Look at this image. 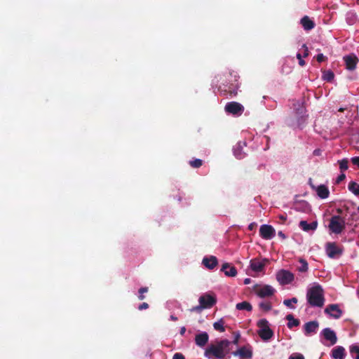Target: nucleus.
Returning a JSON list of instances; mask_svg holds the SVG:
<instances>
[{
  "mask_svg": "<svg viewBox=\"0 0 359 359\" xmlns=\"http://www.w3.org/2000/svg\"><path fill=\"white\" fill-rule=\"evenodd\" d=\"M344 228V222L339 216H334L331 218L329 229L334 233H340Z\"/></svg>",
  "mask_w": 359,
  "mask_h": 359,
  "instance_id": "5",
  "label": "nucleus"
},
{
  "mask_svg": "<svg viewBox=\"0 0 359 359\" xmlns=\"http://www.w3.org/2000/svg\"><path fill=\"white\" fill-rule=\"evenodd\" d=\"M332 357L334 359H344L345 349L342 346H337L332 351Z\"/></svg>",
  "mask_w": 359,
  "mask_h": 359,
  "instance_id": "23",
  "label": "nucleus"
},
{
  "mask_svg": "<svg viewBox=\"0 0 359 359\" xmlns=\"http://www.w3.org/2000/svg\"><path fill=\"white\" fill-rule=\"evenodd\" d=\"M297 303V299L293 297L292 299H285L283 301L284 305L290 309H294V304Z\"/></svg>",
  "mask_w": 359,
  "mask_h": 359,
  "instance_id": "33",
  "label": "nucleus"
},
{
  "mask_svg": "<svg viewBox=\"0 0 359 359\" xmlns=\"http://www.w3.org/2000/svg\"><path fill=\"white\" fill-rule=\"evenodd\" d=\"M245 146V142H239L233 147V154L236 158L242 159L245 157V153L243 151V149Z\"/></svg>",
  "mask_w": 359,
  "mask_h": 359,
  "instance_id": "20",
  "label": "nucleus"
},
{
  "mask_svg": "<svg viewBox=\"0 0 359 359\" xmlns=\"http://www.w3.org/2000/svg\"><path fill=\"white\" fill-rule=\"evenodd\" d=\"M323 79L327 81H332L334 79V74L331 71L324 72L323 74Z\"/></svg>",
  "mask_w": 359,
  "mask_h": 359,
  "instance_id": "35",
  "label": "nucleus"
},
{
  "mask_svg": "<svg viewBox=\"0 0 359 359\" xmlns=\"http://www.w3.org/2000/svg\"><path fill=\"white\" fill-rule=\"evenodd\" d=\"M209 335L206 332H201L195 336V344L199 347H204L208 342Z\"/></svg>",
  "mask_w": 359,
  "mask_h": 359,
  "instance_id": "12",
  "label": "nucleus"
},
{
  "mask_svg": "<svg viewBox=\"0 0 359 359\" xmlns=\"http://www.w3.org/2000/svg\"><path fill=\"white\" fill-rule=\"evenodd\" d=\"M259 330L257 334L259 337L264 341L269 340V324L266 319L263 318L257 323Z\"/></svg>",
  "mask_w": 359,
  "mask_h": 359,
  "instance_id": "3",
  "label": "nucleus"
},
{
  "mask_svg": "<svg viewBox=\"0 0 359 359\" xmlns=\"http://www.w3.org/2000/svg\"><path fill=\"white\" fill-rule=\"evenodd\" d=\"M346 177V175L344 173H341V175H339L338 176V177L337 178V183H339L340 182H341L342 180H344Z\"/></svg>",
  "mask_w": 359,
  "mask_h": 359,
  "instance_id": "48",
  "label": "nucleus"
},
{
  "mask_svg": "<svg viewBox=\"0 0 359 359\" xmlns=\"http://www.w3.org/2000/svg\"><path fill=\"white\" fill-rule=\"evenodd\" d=\"M232 334L233 336V339L231 342V344L238 345L239 342V339L241 338V334L239 331L237 332H233Z\"/></svg>",
  "mask_w": 359,
  "mask_h": 359,
  "instance_id": "37",
  "label": "nucleus"
},
{
  "mask_svg": "<svg viewBox=\"0 0 359 359\" xmlns=\"http://www.w3.org/2000/svg\"><path fill=\"white\" fill-rule=\"evenodd\" d=\"M317 222H313L311 224L307 223L306 221H301L299 223L300 227L305 231H309L310 230H315L317 228Z\"/></svg>",
  "mask_w": 359,
  "mask_h": 359,
  "instance_id": "25",
  "label": "nucleus"
},
{
  "mask_svg": "<svg viewBox=\"0 0 359 359\" xmlns=\"http://www.w3.org/2000/svg\"><path fill=\"white\" fill-rule=\"evenodd\" d=\"M236 309L238 310H246L248 311H250L252 309V305L248 302H242L238 303L236 306Z\"/></svg>",
  "mask_w": 359,
  "mask_h": 359,
  "instance_id": "26",
  "label": "nucleus"
},
{
  "mask_svg": "<svg viewBox=\"0 0 359 359\" xmlns=\"http://www.w3.org/2000/svg\"><path fill=\"white\" fill-rule=\"evenodd\" d=\"M322 334L325 339L330 341V345H334L337 343V338L335 332L330 328H325L323 330Z\"/></svg>",
  "mask_w": 359,
  "mask_h": 359,
  "instance_id": "18",
  "label": "nucleus"
},
{
  "mask_svg": "<svg viewBox=\"0 0 359 359\" xmlns=\"http://www.w3.org/2000/svg\"><path fill=\"white\" fill-rule=\"evenodd\" d=\"M327 255L333 258L337 255H341V250L334 243H329L326 245Z\"/></svg>",
  "mask_w": 359,
  "mask_h": 359,
  "instance_id": "15",
  "label": "nucleus"
},
{
  "mask_svg": "<svg viewBox=\"0 0 359 359\" xmlns=\"http://www.w3.org/2000/svg\"><path fill=\"white\" fill-rule=\"evenodd\" d=\"M297 57L299 60V64L300 66H304L305 65V62L304 60L302 59V55L300 52L297 53Z\"/></svg>",
  "mask_w": 359,
  "mask_h": 359,
  "instance_id": "40",
  "label": "nucleus"
},
{
  "mask_svg": "<svg viewBox=\"0 0 359 359\" xmlns=\"http://www.w3.org/2000/svg\"><path fill=\"white\" fill-rule=\"evenodd\" d=\"M325 313L332 318H339L342 314V311L337 304H330L326 307Z\"/></svg>",
  "mask_w": 359,
  "mask_h": 359,
  "instance_id": "9",
  "label": "nucleus"
},
{
  "mask_svg": "<svg viewBox=\"0 0 359 359\" xmlns=\"http://www.w3.org/2000/svg\"><path fill=\"white\" fill-rule=\"evenodd\" d=\"M300 23L305 30H311L314 27V22L308 16H304L301 19Z\"/></svg>",
  "mask_w": 359,
  "mask_h": 359,
  "instance_id": "24",
  "label": "nucleus"
},
{
  "mask_svg": "<svg viewBox=\"0 0 359 359\" xmlns=\"http://www.w3.org/2000/svg\"><path fill=\"white\" fill-rule=\"evenodd\" d=\"M259 306L262 311L265 312L269 311V302H260L259 304Z\"/></svg>",
  "mask_w": 359,
  "mask_h": 359,
  "instance_id": "39",
  "label": "nucleus"
},
{
  "mask_svg": "<svg viewBox=\"0 0 359 359\" xmlns=\"http://www.w3.org/2000/svg\"><path fill=\"white\" fill-rule=\"evenodd\" d=\"M149 308V304L146 302H143L138 306V309L142 311L143 309H147Z\"/></svg>",
  "mask_w": 359,
  "mask_h": 359,
  "instance_id": "46",
  "label": "nucleus"
},
{
  "mask_svg": "<svg viewBox=\"0 0 359 359\" xmlns=\"http://www.w3.org/2000/svg\"><path fill=\"white\" fill-rule=\"evenodd\" d=\"M349 349L353 358L359 359V345L353 344L350 346Z\"/></svg>",
  "mask_w": 359,
  "mask_h": 359,
  "instance_id": "29",
  "label": "nucleus"
},
{
  "mask_svg": "<svg viewBox=\"0 0 359 359\" xmlns=\"http://www.w3.org/2000/svg\"><path fill=\"white\" fill-rule=\"evenodd\" d=\"M172 359H185V358L182 353H176L174 354Z\"/></svg>",
  "mask_w": 359,
  "mask_h": 359,
  "instance_id": "45",
  "label": "nucleus"
},
{
  "mask_svg": "<svg viewBox=\"0 0 359 359\" xmlns=\"http://www.w3.org/2000/svg\"><path fill=\"white\" fill-rule=\"evenodd\" d=\"M213 327L217 331L224 332L225 331L224 320L221 318L218 321L215 322L213 323Z\"/></svg>",
  "mask_w": 359,
  "mask_h": 359,
  "instance_id": "28",
  "label": "nucleus"
},
{
  "mask_svg": "<svg viewBox=\"0 0 359 359\" xmlns=\"http://www.w3.org/2000/svg\"><path fill=\"white\" fill-rule=\"evenodd\" d=\"M256 226H257V224H256V223H255V222H252V223H251V224H249V226H248V229H249L250 231H252L253 229H255V227H256Z\"/></svg>",
  "mask_w": 359,
  "mask_h": 359,
  "instance_id": "49",
  "label": "nucleus"
},
{
  "mask_svg": "<svg viewBox=\"0 0 359 359\" xmlns=\"http://www.w3.org/2000/svg\"><path fill=\"white\" fill-rule=\"evenodd\" d=\"M348 161L347 158H344V159L338 161L339 169L341 170V171H345L348 168Z\"/></svg>",
  "mask_w": 359,
  "mask_h": 359,
  "instance_id": "34",
  "label": "nucleus"
},
{
  "mask_svg": "<svg viewBox=\"0 0 359 359\" xmlns=\"http://www.w3.org/2000/svg\"><path fill=\"white\" fill-rule=\"evenodd\" d=\"M358 211H359V207L358 208Z\"/></svg>",
  "mask_w": 359,
  "mask_h": 359,
  "instance_id": "58",
  "label": "nucleus"
},
{
  "mask_svg": "<svg viewBox=\"0 0 359 359\" xmlns=\"http://www.w3.org/2000/svg\"><path fill=\"white\" fill-rule=\"evenodd\" d=\"M224 86H219V90L221 93L224 94V95H229L231 97H235L237 95V90H238V86L231 84V86H227L226 85H223Z\"/></svg>",
  "mask_w": 359,
  "mask_h": 359,
  "instance_id": "11",
  "label": "nucleus"
},
{
  "mask_svg": "<svg viewBox=\"0 0 359 359\" xmlns=\"http://www.w3.org/2000/svg\"><path fill=\"white\" fill-rule=\"evenodd\" d=\"M286 318L288 320L287 326L290 328L297 327L299 325V320L295 319L292 315H287Z\"/></svg>",
  "mask_w": 359,
  "mask_h": 359,
  "instance_id": "30",
  "label": "nucleus"
},
{
  "mask_svg": "<svg viewBox=\"0 0 359 359\" xmlns=\"http://www.w3.org/2000/svg\"><path fill=\"white\" fill-rule=\"evenodd\" d=\"M348 189L355 196H359V184L355 182H351L348 184Z\"/></svg>",
  "mask_w": 359,
  "mask_h": 359,
  "instance_id": "31",
  "label": "nucleus"
},
{
  "mask_svg": "<svg viewBox=\"0 0 359 359\" xmlns=\"http://www.w3.org/2000/svg\"><path fill=\"white\" fill-rule=\"evenodd\" d=\"M198 302L204 309H210L216 304L217 299L212 295L205 294L199 297Z\"/></svg>",
  "mask_w": 359,
  "mask_h": 359,
  "instance_id": "7",
  "label": "nucleus"
},
{
  "mask_svg": "<svg viewBox=\"0 0 359 359\" xmlns=\"http://www.w3.org/2000/svg\"><path fill=\"white\" fill-rule=\"evenodd\" d=\"M318 327V323L317 321H311L306 323L304 325L305 334L309 335L313 333H316Z\"/></svg>",
  "mask_w": 359,
  "mask_h": 359,
  "instance_id": "22",
  "label": "nucleus"
},
{
  "mask_svg": "<svg viewBox=\"0 0 359 359\" xmlns=\"http://www.w3.org/2000/svg\"><path fill=\"white\" fill-rule=\"evenodd\" d=\"M231 342L228 339L215 341L205 349L204 356L208 359H227L230 358Z\"/></svg>",
  "mask_w": 359,
  "mask_h": 359,
  "instance_id": "1",
  "label": "nucleus"
},
{
  "mask_svg": "<svg viewBox=\"0 0 359 359\" xmlns=\"http://www.w3.org/2000/svg\"><path fill=\"white\" fill-rule=\"evenodd\" d=\"M352 163L359 168V156L352 157L351 158Z\"/></svg>",
  "mask_w": 359,
  "mask_h": 359,
  "instance_id": "43",
  "label": "nucleus"
},
{
  "mask_svg": "<svg viewBox=\"0 0 359 359\" xmlns=\"http://www.w3.org/2000/svg\"><path fill=\"white\" fill-rule=\"evenodd\" d=\"M303 205L305 206V208L309 209V205L306 203H304Z\"/></svg>",
  "mask_w": 359,
  "mask_h": 359,
  "instance_id": "54",
  "label": "nucleus"
},
{
  "mask_svg": "<svg viewBox=\"0 0 359 359\" xmlns=\"http://www.w3.org/2000/svg\"><path fill=\"white\" fill-rule=\"evenodd\" d=\"M279 236L284 238V234L282 232H279Z\"/></svg>",
  "mask_w": 359,
  "mask_h": 359,
  "instance_id": "55",
  "label": "nucleus"
},
{
  "mask_svg": "<svg viewBox=\"0 0 359 359\" xmlns=\"http://www.w3.org/2000/svg\"><path fill=\"white\" fill-rule=\"evenodd\" d=\"M266 262H268V259H264L260 260L259 259H254L250 261V267L252 271L255 272H260L263 270Z\"/></svg>",
  "mask_w": 359,
  "mask_h": 359,
  "instance_id": "16",
  "label": "nucleus"
},
{
  "mask_svg": "<svg viewBox=\"0 0 359 359\" xmlns=\"http://www.w3.org/2000/svg\"><path fill=\"white\" fill-rule=\"evenodd\" d=\"M170 320H172V321H177V317H176L174 315H171L170 316Z\"/></svg>",
  "mask_w": 359,
  "mask_h": 359,
  "instance_id": "52",
  "label": "nucleus"
},
{
  "mask_svg": "<svg viewBox=\"0 0 359 359\" xmlns=\"http://www.w3.org/2000/svg\"><path fill=\"white\" fill-rule=\"evenodd\" d=\"M147 292H148L147 287H143L140 288L138 290V292H139L138 299L140 300H143L145 298L144 293H146Z\"/></svg>",
  "mask_w": 359,
  "mask_h": 359,
  "instance_id": "38",
  "label": "nucleus"
},
{
  "mask_svg": "<svg viewBox=\"0 0 359 359\" xmlns=\"http://www.w3.org/2000/svg\"><path fill=\"white\" fill-rule=\"evenodd\" d=\"M189 165L194 168H198L203 165V161L201 159H194L189 161Z\"/></svg>",
  "mask_w": 359,
  "mask_h": 359,
  "instance_id": "36",
  "label": "nucleus"
},
{
  "mask_svg": "<svg viewBox=\"0 0 359 359\" xmlns=\"http://www.w3.org/2000/svg\"><path fill=\"white\" fill-rule=\"evenodd\" d=\"M306 299L312 306L322 307L324 305L325 298L323 290L320 285L314 284L307 290Z\"/></svg>",
  "mask_w": 359,
  "mask_h": 359,
  "instance_id": "2",
  "label": "nucleus"
},
{
  "mask_svg": "<svg viewBox=\"0 0 359 359\" xmlns=\"http://www.w3.org/2000/svg\"><path fill=\"white\" fill-rule=\"evenodd\" d=\"M312 188L315 190L319 198L325 199L329 197L330 191L326 185L320 184L318 186H312Z\"/></svg>",
  "mask_w": 359,
  "mask_h": 359,
  "instance_id": "14",
  "label": "nucleus"
},
{
  "mask_svg": "<svg viewBox=\"0 0 359 359\" xmlns=\"http://www.w3.org/2000/svg\"><path fill=\"white\" fill-rule=\"evenodd\" d=\"M266 145H268L269 142V137H266Z\"/></svg>",
  "mask_w": 359,
  "mask_h": 359,
  "instance_id": "57",
  "label": "nucleus"
},
{
  "mask_svg": "<svg viewBox=\"0 0 359 359\" xmlns=\"http://www.w3.org/2000/svg\"><path fill=\"white\" fill-rule=\"evenodd\" d=\"M302 50H303V52H302L303 57H307L309 55V49L305 44L302 45Z\"/></svg>",
  "mask_w": 359,
  "mask_h": 359,
  "instance_id": "44",
  "label": "nucleus"
},
{
  "mask_svg": "<svg viewBox=\"0 0 359 359\" xmlns=\"http://www.w3.org/2000/svg\"><path fill=\"white\" fill-rule=\"evenodd\" d=\"M325 57L323 55V54L320 53L317 55L316 59L319 62H321L325 60Z\"/></svg>",
  "mask_w": 359,
  "mask_h": 359,
  "instance_id": "47",
  "label": "nucleus"
},
{
  "mask_svg": "<svg viewBox=\"0 0 359 359\" xmlns=\"http://www.w3.org/2000/svg\"><path fill=\"white\" fill-rule=\"evenodd\" d=\"M294 116L298 119H303L305 114V107L303 103L297 101L294 104Z\"/></svg>",
  "mask_w": 359,
  "mask_h": 359,
  "instance_id": "21",
  "label": "nucleus"
},
{
  "mask_svg": "<svg viewBox=\"0 0 359 359\" xmlns=\"http://www.w3.org/2000/svg\"><path fill=\"white\" fill-rule=\"evenodd\" d=\"M314 154H316V155H318L319 154V151L315 150L314 151Z\"/></svg>",
  "mask_w": 359,
  "mask_h": 359,
  "instance_id": "56",
  "label": "nucleus"
},
{
  "mask_svg": "<svg viewBox=\"0 0 359 359\" xmlns=\"http://www.w3.org/2000/svg\"><path fill=\"white\" fill-rule=\"evenodd\" d=\"M225 111L233 115H241L244 111V107L237 102H229L225 105Z\"/></svg>",
  "mask_w": 359,
  "mask_h": 359,
  "instance_id": "6",
  "label": "nucleus"
},
{
  "mask_svg": "<svg viewBox=\"0 0 359 359\" xmlns=\"http://www.w3.org/2000/svg\"><path fill=\"white\" fill-rule=\"evenodd\" d=\"M253 291L260 298L269 297V285H255Z\"/></svg>",
  "mask_w": 359,
  "mask_h": 359,
  "instance_id": "10",
  "label": "nucleus"
},
{
  "mask_svg": "<svg viewBox=\"0 0 359 359\" xmlns=\"http://www.w3.org/2000/svg\"><path fill=\"white\" fill-rule=\"evenodd\" d=\"M232 355L239 357V359H249L252 358V352L250 348L242 346L238 350L233 351Z\"/></svg>",
  "mask_w": 359,
  "mask_h": 359,
  "instance_id": "8",
  "label": "nucleus"
},
{
  "mask_svg": "<svg viewBox=\"0 0 359 359\" xmlns=\"http://www.w3.org/2000/svg\"><path fill=\"white\" fill-rule=\"evenodd\" d=\"M260 236L265 238V239H269V224H264L262 225L260 227L259 229Z\"/></svg>",
  "mask_w": 359,
  "mask_h": 359,
  "instance_id": "27",
  "label": "nucleus"
},
{
  "mask_svg": "<svg viewBox=\"0 0 359 359\" xmlns=\"http://www.w3.org/2000/svg\"><path fill=\"white\" fill-rule=\"evenodd\" d=\"M276 279L280 285H285L294 281V275L287 270L282 269L277 272Z\"/></svg>",
  "mask_w": 359,
  "mask_h": 359,
  "instance_id": "4",
  "label": "nucleus"
},
{
  "mask_svg": "<svg viewBox=\"0 0 359 359\" xmlns=\"http://www.w3.org/2000/svg\"><path fill=\"white\" fill-rule=\"evenodd\" d=\"M270 232H271V238L273 237L275 234V231L273 229H272V227L271 226V230H270Z\"/></svg>",
  "mask_w": 359,
  "mask_h": 359,
  "instance_id": "53",
  "label": "nucleus"
},
{
  "mask_svg": "<svg viewBox=\"0 0 359 359\" xmlns=\"http://www.w3.org/2000/svg\"><path fill=\"white\" fill-rule=\"evenodd\" d=\"M289 359H304V358L300 353H293L290 356Z\"/></svg>",
  "mask_w": 359,
  "mask_h": 359,
  "instance_id": "41",
  "label": "nucleus"
},
{
  "mask_svg": "<svg viewBox=\"0 0 359 359\" xmlns=\"http://www.w3.org/2000/svg\"><path fill=\"white\" fill-rule=\"evenodd\" d=\"M202 263L207 269L212 270L217 266L218 261L215 256L211 255L205 257L202 260Z\"/></svg>",
  "mask_w": 359,
  "mask_h": 359,
  "instance_id": "17",
  "label": "nucleus"
},
{
  "mask_svg": "<svg viewBox=\"0 0 359 359\" xmlns=\"http://www.w3.org/2000/svg\"><path fill=\"white\" fill-rule=\"evenodd\" d=\"M250 282H251L250 278H245V279L244 280V284H245V285H248V284H250Z\"/></svg>",
  "mask_w": 359,
  "mask_h": 359,
  "instance_id": "51",
  "label": "nucleus"
},
{
  "mask_svg": "<svg viewBox=\"0 0 359 359\" xmlns=\"http://www.w3.org/2000/svg\"><path fill=\"white\" fill-rule=\"evenodd\" d=\"M203 309H205L203 307L201 306V304H199L198 306H194L193 308H191L190 309V311L191 312H194V311H196V312H201Z\"/></svg>",
  "mask_w": 359,
  "mask_h": 359,
  "instance_id": "42",
  "label": "nucleus"
},
{
  "mask_svg": "<svg viewBox=\"0 0 359 359\" xmlns=\"http://www.w3.org/2000/svg\"><path fill=\"white\" fill-rule=\"evenodd\" d=\"M186 332V327H182L181 329H180V334L183 336L184 334Z\"/></svg>",
  "mask_w": 359,
  "mask_h": 359,
  "instance_id": "50",
  "label": "nucleus"
},
{
  "mask_svg": "<svg viewBox=\"0 0 359 359\" xmlns=\"http://www.w3.org/2000/svg\"><path fill=\"white\" fill-rule=\"evenodd\" d=\"M221 271L224 272L226 276L235 277L237 274V270L235 266L231 265L229 263H224L222 264Z\"/></svg>",
  "mask_w": 359,
  "mask_h": 359,
  "instance_id": "19",
  "label": "nucleus"
},
{
  "mask_svg": "<svg viewBox=\"0 0 359 359\" xmlns=\"http://www.w3.org/2000/svg\"><path fill=\"white\" fill-rule=\"evenodd\" d=\"M299 263V266H297V270L302 273L307 271L309 269L307 262L303 259H300Z\"/></svg>",
  "mask_w": 359,
  "mask_h": 359,
  "instance_id": "32",
  "label": "nucleus"
},
{
  "mask_svg": "<svg viewBox=\"0 0 359 359\" xmlns=\"http://www.w3.org/2000/svg\"><path fill=\"white\" fill-rule=\"evenodd\" d=\"M344 60L346 64V69L348 70L355 69L358 62L357 57L353 54L344 56Z\"/></svg>",
  "mask_w": 359,
  "mask_h": 359,
  "instance_id": "13",
  "label": "nucleus"
}]
</instances>
